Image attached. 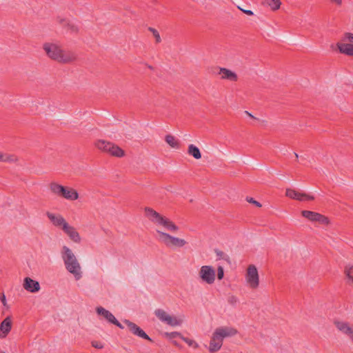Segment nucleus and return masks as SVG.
I'll return each instance as SVG.
<instances>
[{
	"label": "nucleus",
	"instance_id": "1",
	"mask_svg": "<svg viewBox=\"0 0 353 353\" xmlns=\"http://www.w3.org/2000/svg\"><path fill=\"white\" fill-rule=\"evenodd\" d=\"M145 214L156 228L157 239L166 247L182 248L187 243L185 240L165 232V231L175 232L179 230V227L168 217L150 208H145Z\"/></svg>",
	"mask_w": 353,
	"mask_h": 353
},
{
	"label": "nucleus",
	"instance_id": "2",
	"mask_svg": "<svg viewBox=\"0 0 353 353\" xmlns=\"http://www.w3.org/2000/svg\"><path fill=\"white\" fill-rule=\"evenodd\" d=\"M43 49L47 56L52 60L62 64H70L77 59V54L70 50H64L57 44L45 43Z\"/></svg>",
	"mask_w": 353,
	"mask_h": 353
},
{
	"label": "nucleus",
	"instance_id": "3",
	"mask_svg": "<svg viewBox=\"0 0 353 353\" xmlns=\"http://www.w3.org/2000/svg\"><path fill=\"white\" fill-rule=\"evenodd\" d=\"M238 330L232 326H220L213 332L209 343L208 350L213 353L219 351L223 343L224 339L236 336Z\"/></svg>",
	"mask_w": 353,
	"mask_h": 353
},
{
	"label": "nucleus",
	"instance_id": "4",
	"mask_svg": "<svg viewBox=\"0 0 353 353\" xmlns=\"http://www.w3.org/2000/svg\"><path fill=\"white\" fill-rule=\"evenodd\" d=\"M94 145L101 152L107 153L114 157H122L125 152L115 143L103 139L96 141Z\"/></svg>",
	"mask_w": 353,
	"mask_h": 353
},
{
	"label": "nucleus",
	"instance_id": "5",
	"mask_svg": "<svg viewBox=\"0 0 353 353\" xmlns=\"http://www.w3.org/2000/svg\"><path fill=\"white\" fill-rule=\"evenodd\" d=\"M154 313L161 322L171 327L180 326L184 321L183 315H171L163 309H157Z\"/></svg>",
	"mask_w": 353,
	"mask_h": 353
},
{
	"label": "nucleus",
	"instance_id": "6",
	"mask_svg": "<svg viewBox=\"0 0 353 353\" xmlns=\"http://www.w3.org/2000/svg\"><path fill=\"white\" fill-rule=\"evenodd\" d=\"M50 189L52 193L68 200L74 201L79 198V194L76 190L59 185L55 182L50 183Z\"/></svg>",
	"mask_w": 353,
	"mask_h": 353
},
{
	"label": "nucleus",
	"instance_id": "7",
	"mask_svg": "<svg viewBox=\"0 0 353 353\" xmlns=\"http://www.w3.org/2000/svg\"><path fill=\"white\" fill-rule=\"evenodd\" d=\"M198 277L201 283L212 285L216 279V270L212 265H202L198 271Z\"/></svg>",
	"mask_w": 353,
	"mask_h": 353
},
{
	"label": "nucleus",
	"instance_id": "8",
	"mask_svg": "<svg viewBox=\"0 0 353 353\" xmlns=\"http://www.w3.org/2000/svg\"><path fill=\"white\" fill-rule=\"evenodd\" d=\"M339 51L347 56H353V33L345 32L336 43Z\"/></svg>",
	"mask_w": 353,
	"mask_h": 353
},
{
	"label": "nucleus",
	"instance_id": "9",
	"mask_svg": "<svg viewBox=\"0 0 353 353\" xmlns=\"http://www.w3.org/2000/svg\"><path fill=\"white\" fill-rule=\"evenodd\" d=\"M245 280L247 286L250 289L256 290L259 287V274L254 265H248L245 274Z\"/></svg>",
	"mask_w": 353,
	"mask_h": 353
},
{
	"label": "nucleus",
	"instance_id": "10",
	"mask_svg": "<svg viewBox=\"0 0 353 353\" xmlns=\"http://www.w3.org/2000/svg\"><path fill=\"white\" fill-rule=\"evenodd\" d=\"M301 214L304 218L313 223H319L323 225H327L329 223L327 217L316 212L303 210Z\"/></svg>",
	"mask_w": 353,
	"mask_h": 353
},
{
	"label": "nucleus",
	"instance_id": "11",
	"mask_svg": "<svg viewBox=\"0 0 353 353\" xmlns=\"http://www.w3.org/2000/svg\"><path fill=\"white\" fill-rule=\"evenodd\" d=\"M96 312L99 316H103L108 323L114 324L117 327L123 329V326L115 318V316L108 310L101 306L96 307Z\"/></svg>",
	"mask_w": 353,
	"mask_h": 353
},
{
	"label": "nucleus",
	"instance_id": "12",
	"mask_svg": "<svg viewBox=\"0 0 353 353\" xmlns=\"http://www.w3.org/2000/svg\"><path fill=\"white\" fill-rule=\"evenodd\" d=\"M216 70L217 72L215 73L220 76L221 80L236 82L239 79L237 74L228 68L218 67Z\"/></svg>",
	"mask_w": 353,
	"mask_h": 353
},
{
	"label": "nucleus",
	"instance_id": "13",
	"mask_svg": "<svg viewBox=\"0 0 353 353\" xmlns=\"http://www.w3.org/2000/svg\"><path fill=\"white\" fill-rule=\"evenodd\" d=\"M334 324L336 329L350 339L353 334V325L350 323L341 320H335Z\"/></svg>",
	"mask_w": 353,
	"mask_h": 353
},
{
	"label": "nucleus",
	"instance_id": "14",
	"mask_svg": "<svg viewBox=\"0 0 353 353\" xmlns=\"http://www.w3.org/2000/svg\"><path fill=\"white\" fill-rule=\"evenodd\" d=\"M66 270L71 274H72L77 281L79 280L82 277L81 265L78 262V260H74L70 263H64Z\"/></svg>",
	"mask_w": 353,
	"mask_h": 353
},
{
	"label": "nucleus",
	"instance_id": "15",
	"mask_svg": "<svg viewBox=\"0 0 353 353\" xmlns=\"http://www.w3.org/2000/svg\"><path fill=\"white\" fill-rule=\"evenodd\" d=\"M63 231L68 236L70 239L76 243H79L81 242V236L79 233L77 231V230L73 227L68 224V223L65 225L62 229Z\"/></svg>",
	"mask_w": 353,
	"mask_h": 353
},
{
	"label": "nucleus",
	"instance_id": "16",
	"mask_svg": "<svg viewBox=\"0 0 353 353\" xmlns=\"http://www.w3.org/2000/svg\"><path fill=\"white\" fill-rule=\"evenodd\" d=\"M23 288L30 292H37L40 290L39 283L30 277H26L23 280Z\"/></svg>",
	"mask_w": 353,
	"mask_h": 353
},
{
	"label": "nucleus",
	"instance_id": "17",
	"mask_svg": "<svg viewBox=\"0 0 353 353\" xmlns=\"http://www.w3.org/2000/svg\"><path fill=\"white\" fill-rule=\"evenodd\" d=\"M46 214L52 224L56 227H60L63 229L65 224L66 225L68 223L65 219L60 214L55 215L49 212H48Z\"/></svg>",
	"mask_w": 353,
	"mask_h": 353
},
{
	"label": "nucleus",
	"instance_id": "18",
	"mask_svg": "<svg viewBox=\"0 0 353 353\" xmlns=\"http://www.w3.org/2000/svg\"><path fill=\"white\" fill-rule=\"evenodd\" d=\"M61 255L64 263L77 260V258L72 251L65 245L62 248Z\"/></svg>",
	"mask_w": 353,
	"mask_h": 353
},
{
	"label": "nucleus",
	"instance_id": "19",
	"mask_svg": "<svg viewBox=\"0 0 353 353\" xmlns=\"http://www.w3.org/2000/svg\"><path fill=\"white\" fill-rule=\"evenodd\" d=\"M57 21L59 23L63 26V28H66L71 32L77 33L79 32V28L75 24L70 23L68 20L65 19L58 18Z\"/></svg>",
	"mask_w": 353,
	"mask_h": 353
},
{
	"label": "nucleus",
	"instance_id": "20",
	"mask_svg": "<svg viewBox=\"0 0 353 353\" xmlns=\"http://www.w3.org/2000/svg\"><path fill=\"white\" fill-rule=\"evenodd\" d=\"M12 328V319L11 316H7L0 325V330L3 334V337H5L11 330Z\"/></svg>",
	"mask_w": 353,
	"mask_h": 353
},
{
	"label": "nucleus",
	"instance_id": "21",
	"mask_svg": "<svg viewBox=\"0 0 353 353\" xmlns=\"http://www.w3.org/2000/svg\"><path fill=\"white\" fill-rule=\"evenodd\" d=\"M263 4L268 6L272 11L279 10L281 5V0H263Z\"/></svg>",
	"mask_w": 353,
	"mask_h": 353
},
{
	"label": "nucleus",
	"instance_id": "22",
	"mask_svg": "<svg viewBox=\"0 0 353 353\" xmlns=\"http://www.w3.org/2000/svg\"><path fill=\"white\" fill-rule=\"evenodd\" d=\"M165 142L172 148H179V140L174 136L171 134H168L165 137Z\"/></svg>",
	"mask_w": 353,
	"mask_h": 353
},
{
	"label": "nucleus",
	"instance_id": "23",
	"mask_svg": "<svg viewBox=\"0 0 353 353\" xmlns=\"http://www.w3.org/2000/svg\"><path fill=\"white\" fill-rule=\"evenodd\" d=\"M188 152L190 155L192 156L196 159L201 158V154L198 147L193 144H190L188 146Z\"/></svg>",
	"mask_w": 353,
	"mask_h": 353
},
{
	"label": "nucleus",
	"instance_id": "24",
	"mask_svg": "<svg viewBox=\"0 0 353 353\" xmlns=\"http://www.w3.org/2000/svg\"><path fill=\"white\" fill-rule=\"evenodd\" d=\"M134 334L137 335L138 336L146 339L149 341H152L150 337L139 327L134 324Z\"/></svg>",
	"mask_w": 353,
	"mask_h": 353
},
{
	"label": "nucleus",
	"instance_id": "25",
	"mask_svg": "<svg viewBox=\"0 0 353 353\" xmlns=\"http://www.w3.org/2000/svg\"><path fill=\"white\" fill-rule=\"evenodd\" d=\"M314 199V197L312 195L301 192H298L297 196L296 197V200L299 201H311Z\"/></svg>",
	"mask_w": 353,
	"mask_h": 353
},
{
	"label": "nucleus",
	"instance_id": "26",
	"mask_svg": "<svg viewBox=\"0 0 353 353\" xmlns=\"http://www.w3.org/2000/svg\"><path fill=\"white\" fill-rule=\"evenodd\" d=\"M345 274L350 282L353 283V265H347L345 268Z\"/></svg>",
	"mask_w": 353,
	"mask_h": 353
},
{
	"label": "nucleus",
	"instance_id": "27",
	"mask_svg": "<svg viewBox=\"0 0 353 353\" xmlns=\"http://www.w3.org/2000/svg\"><path fill=\"white\" fill-rule=\"evenodd\" d=\"M17 161V159L13 155L6 154L0 153V161L1 162H13Z\"/></svg>",
	"mask_w": 353,
	"mask_h": 353
},
{
	"label": "nucleus",
	"instance_id": "28",
	"mask_svg": "<svg viewBox=\"0 0 353 353\" xmlns=\"http://www.w3.org/2000/svg\"><path fill=\"white\" fill-rule=\"evenodd\" d=\"M181 339L184 342H185L189 346H190L194 349H196L199 347V344L195 341H194L192 339H190L184 337V336H181Z\"/></svg>",
	"mask_w": 353,
	"mask_h": 353
},
{
	"label": "nucleus",
	"instance_id": "29",
	"mask_svg": "<svg viewBox=\"0 0 353 353\" xmlns=\"http://www.w3.org/2000/svg\"><path fill=\"white\" fill-rule=\"evenodd\" d=\"M298 191L291 189V188H287L285 191V195L292 199L296 200V197L297 196Z\"/></svg>",
	"mask_w": 353,
	"mask_h": 353
},
{
	"label": "nucleus",
	"instance_id": "30",
	"mask_svg": "<svg viewBox=\"0 0 353 353\" xmlns=\"http://www.w3.org/2000/svg\"><path fill=\"white\" fill-rule=\"evenodd\" d=\"M149 30L152 33V34L155 39L156 43H161V36H160L159 32L153 28H149Z\"/></svg>",
	"mask_w": 353,
	"mask_h": 353
},
{
	"label": "nucleus",
	"instance_id": "31",
	"mask_svg": "<svg viewBox=\"0 0 353 353\" xmlns=\"http://www.w3.org/2000/svg\"><path fill=\"white\" fill-rule=\"evenodd\" d=\"M216 277L218 280L221 281L224 277V269L222 266H219L217 268V271H216Z\"/></svg>",
	"mask_w": 353,
	"mask_h": 353
},
{
	"label": "nucleus",
	"instance_id": "32",
	"mask_svg": "<svg viewBox=\"0 0 353 353\" xmlns=\"http://www.w3.org/2000/svg\"><path fill=\"white\" fill-rule=\"evenodd\" d=\"M216 254L220 259H223L227 261H229V256L222 251L216 250Z\"/></svg>",
	"mask_w": 353,
	"mask_h": 353
},
{
	"label": "nucleus",
	"instance_id": "33",
	"mask_svg": "<svg viewBox=\"0 0 353 353\" xmlns=\"http://www.w3.org/2000/svg\"><path fill=\"white\" fill-rule=\"evenodd\" d=\"M165 335L169 339H173V338L177 337V336L180 337L181 339V336H183L181 335V334L178 332H166V333H165Z\"/></svg>",
	"mask_w": 353,
	"mask_h": 353
},
{
	"label": "nucleus",
	"instance_id": "34",
	"mask_svg": "<svg viewBox=\"0 0 353 353\" xmlns=\"http://www.w3.org/2000/svg\"><path fill=\"white\" fill-rule=\"evenodd\" d=\"M92 346L97 349H102L103 347V345L101 342L97 341H92Z\"/></svg>",
	"mask_w": 353,
	"mask_h": 353
},
{
	"label": "nucleus",
	"instance_id": "35",
	"mask_svg": "<svg viewBox=\"0 0 353 353\" xmlns=\"http://www.w3.org/2000/svg\"><path fill=\"white\" fill-rule=\"evenodd\" d=\"M237 8L241 11H242L243 13H245V14H246L248 15L252 16V15L254 14V12L252 10H245V9L241 8L240 6H238Z\"/></svg>",
	"mask_w": 353,
	"mask_h": 353
},
{
	"label": "nucleus",
	"instance_id": "36",
	"mask_svg": "<svg viewBox=\"0 0 353 353\" xmlns=\"http://www.w3.org/2000/svg\"><path fill=\"white\" fill-rule=\"evenodd\" d=\"M247 201H248L249 203H251L254 204L256 206H257V207H259V208L261 207V204L259 202H258V201H255V200H254V199H252V198H248V199H247Z\"/></svg>",
	"mask_w": 353,
	"mask_h": 353
},
{
	"label": "nucleus",
	"instance_id": "37",
	"mask_svg": "<svg viewBox=\"0 0 353 353\" xmlns=\"http://www.w3.org/2000/svg\"><path fill=\"white\" fill-rule=\"evenodd\" d=\"M0 300H1V303H3V305L4 306L8 307V305H7L6 296H5V294L3 292H2L1 296H0Z\"/></svg>",
	"mask_w": 353,
	"mask_h": 353
},
{
	"label": "nucleus",
	"instance_id": "38",
	"mask_svg": "<svg viewBox=\"0 0 353 353\" xmlns=\"http://www.w3.org/2000/svg\"><path fill=\"white\" fill-rule=\"evenodd\" d=\"M330 2L337 7H341L343 4V0H330Z\"/></svg>",
	"mask_w": 353,
	"mask_h": 353
},
{
	"label": "nucleus",
	"instance_id": "39",
	"mask_svg": "<svg viewBox=\"0 0 353 353\" xmlns=\"http://www.w3.org/2000/svg\"><path fill=\"white\" fill-rule=\"evenodd\" d=\"M123 322L128 326L130 330L132 331V322L129 320H125Z\"/></svg>",
	"mask_w": 353,
	"mask_h": 353
},
{
	"label": "nucleus",
	"instance_id": "40",
	"mask_svg": "<svg viewBox=\"0 0 353 353\" xmlns=\"http://www.w3.org/2000/svg\"><path fill=\"white\" fill-rule=\"evenodd\" d=\"M245 113L249 115V117H252V118H254L253 115H252L250 113H249L248 112L245 111Z\"/></svg>",
	"mask_w": 353,
	"mask_h": 353
},
{
	"label": "nucleus",
	"instance_id": "41",
	"mask_svg": "<svg viewBox=\"0 0 353 353\" xmlns=\"http://www.w3.org/2000/svg\"><path fill=\"white\" fill-rule=\"evenodd\" d=\"M350 340L353 343V334L352 336L350 338Z\"/></svg>",
	"mask_w": 353,
	"mask_h": 353
},
{
	"label": "nucleus",
	"instance_id": "42",
	"mask_svg": "<svg viewBox=\"0 0 353 353\" xmlns=\"http://www.w3.org/2000/svg\"><path fill=\"white\" fill-rule=\"evenodd\" d=\"M173 343L176 346H179V344L176 341H173Z\"/></svg>",
	"mask_w": 353,
	"mask_h": 353
},
{
	"label": "nucleus",
	"instance_id": "43",
	"mask_svg": "<svg viewBox=\"0 0 353 353\" xmlns=\"http://www.w3.org/2000/svg\"><path fill=\"white\" fill-rule=\"evenodd\" d=\"M148 68H150V70H153V67H152V66H151V65H148Z\"/></svg>",
	"mask_w": 353,
	"mask_h": 353
},
{
	"label": "nucleus",
	"instance_id": "44",
	"mask_svg": "<svg viewBox=\"0 0 353 353\" xmlns=\"http://www.w3.org/2000/svg\"><path fill=\"white\" fill-rule=\"evenodd\" d=\"M295 156H296V158H298V157H299L296 153H295Z\"/></svg>",
	"mask_w": 353,
	"mask_h": 353
},
{
	"label": "nucleus",
	"instance_id": "45",
	"mask_svg": "<svg viewBox=\"0 0 353 353\" xmlns=\"http://www.w3.org/2000/svg\"><path fill=\"white\" fill-rule=\"evenodd\" d=\"M1 353H6L5 352H2Z\"/></svg>",
	"mask_w": 353,
	"mask_h": 353
}]
</instances>
